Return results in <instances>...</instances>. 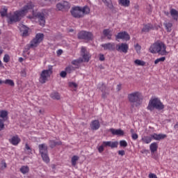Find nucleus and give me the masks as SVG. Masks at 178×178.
<instances>
[{
	"instance_id": "obj_1",
	"label": "nucleus",
	"mask_w": 178,
	"mask_h": 178,
	"mask_svg": "<svg viewBox=\"0 0 178 178\" xmlns=\"http://www.w3.org/2000/svg\"><path fill=\"white\" fill-rule=\"evenodd\" d=\"M33 8L34 3L30 1L25 5L21 10L15 11L13 15H7L9 24L19 22L24 16H26V15H27L30 10H32Z\"/></svg>"
},
{
	"instance_id": "obj_2",
	"label": "nucleus",
	"mask_w": 178,
	"mask_h": 178,
	"mask_svg": "<svg viewBox=\"0 0 178 178\" xmlns=\"http://www.w3.org/2000/svg\"><path fill=\"white\" fill-rule=\"evenodd\" d=\"M70 13L75 19H81V17H84L86 15L90 13V8H88V6H84L83 8L74 6L71 8Z\"/></svg>"
},
{
	"instance_id": "obj_3",
	"label": "nucleus",
	"mask_w": 178,
	"mask_h": 178,
	"mask_svg": "<svg viewBox=\"0 0 178 178\" xmlns=\"http://www.w3.org/2000/svg\"><path fill=\"white\" fill-rule=\"evenodd\" d=\"M149 51L152 54H159V55H168L166 51V45L162 42H156L154 43L149 48Z\"/></svg>"
},
{
	"instance_id": "obj_4",
	"label": "nucleus",
	"mask_w": 178,
	"mask_h": 178,
	"mask_svg": "<svg viewBox=\"0 0 178 178\" xmlns=\"http://www.w3.org/2000/svg\"><path fill=\"white\" fill-rule=\"evenodd\" d=\"M128 99L136 106H140L143 104V95L140 92H134L128 95Z\"/></svg>"
},
{
	"instance_id": "obj_5",
	"label": "nucleus",
	"mask_w": 178,
	"mask_h": 178,
	"mask_svg": "<svg viewBox=\"0 0 178 178\" xmlns=\"http://www.w3.org/2000/svg\"><path fill=\"white\" fill-rule=\"evenodd\" d=\"M164 108H165V106L163 105V104L161 102V100L157 97L151 99L147 106V109L149 111H154V109H158V111H162V109H164Z\"/></svg>"
},
{
	"instance_id": "obj_6",
	"label": "nucleus",
	"mask_w": 178,
	"mask_h": 178,
	"mask_svg": "<svg viewBox=\"0 0 178 178\" xmlns=\"http://www.w3.org/2000/svg\"><path fill=\"white\" fill-rule=\"evenodd\" d=\"M51 74H52V65L49 66L48 70H44L40 73V76L39 78V81L41 84H45L49 77H51Z\"/></svg>"
},
{
	"instance_id": "obj_7",
	"label": "nucleus",
	"mask_w": 178,
	"mask_h": 178,
	"mask_svg": "<svg viewBox=\"0 0 178 178\" xmlns=\"http://www.w3.org/2000/svg\"><path fill=\"white\" fill-rule=\"evenodd\" d=\"M29 19L33 20V19H38L40 26L44 27L45 26V14L44 13H33V16H29Z\"/></svg>"
},
{
	"instance_id": "obj_8",
	"label": "nucleus",
	"mask_w": 178,
	"mask_h": 178,
	"mask_svg": "<svg viewBox=\"0 0 178 178\" xmlns=\"http://www.w3.org/2000/svg\"><path fill=\"white\" fill-rule=\"evenodd\" d=\"M42 40H44V34H36L35 38H33V40L31 41L30 48H35L36 47H38Z\"/></svg>"
},
{
	"instance_id": "obj_9",
	"label": "nucleus",
	"mask_w": 178,
	"mask_h": 178,
	"mask_svg": "<svg viewBox=\"0 0 178 178\" xmlns=\"http://www.w3.org/2000/svg\"><path fill=\"white\" fill-rule=\"evenodd\" d=\"M57 10L67 12L70 9V3L66 1H61L56 4Z\"/></svg>"
},
{
	"instance_id": "obj_10",
	"label": "nucleus",
	"mask_w": 178,
	"mask_h": 178,
	"mask_svg": "<svg viewBox=\"0 0 178 178\" xmlns=\"http://www.w3.org/2000/svg\"><path fill=\"white\" fill-rule=\"evenodd\" d=\"M92 33L90 32H87L85 31H82L78 33V38L79 40H86V41H90V40H92Z\"/></svg>"
},
{
	"instance_id": "obj_11",
	"label": "nucleus",
	"mask_w": 178,
	"mask_h": 178,
	"mask_svg": "<svg viewBox=\"0 0 178 178\" xmlns=\"http://www.w3.org/2000/svg\"><path fill=\"white\" fill-rule=\"evenodd\" d=\"M115 49L118 52H122L123 54H127L129 51V45L127 43H119L116 44Z\"/></svg>"
},
{
	"instance_id": "obj_12",
	"label": "nucleus",
	"mask_w": 178,
	"mask_h": 178,
	"mask_svg": "<svg viewBox=\"0 0 178 178\" xmlns=\"http://www.w3.org/2000/svg\"><path fill=\"white\" fill-rule=\"evenodd\" d=\"M81 52L82 54L83 62H90V59H91V55L90 52L87 51V49L84 47H82Z\"/></svg>"
},
{
	"instance_id": "obj_13",
	"label": "nucleus",
	"mask_w": 178,
	"mask_h": 178,
	"mask_svg": "<svg viewBox=\"0 0 178 178\" xmlns=\"http://www.w3.org/2000/svg\"><path fill=\"white\" fill-rule=\"evenodd\" d=\"M115 38L117 40H122L123 41H129L130 35L126 31L120 32L116 35Z\"/></svg>"
},
{
	"instance_id": "obj_14",
	"label": "nucleus",
	"mask_w": 178,
	"mask_h": 178,
	"mask_svg": "<svg viewBox=\"0 0 178 178\" xmlns=\"http://www.w3.org/2000/svg\"><path fill=\"white\" fill-rule=\"evenodd\" d=\"M168 136L166 134H152V140H155L156 141H161V140H164V138H166Z\"/></svg>"
},
{
	"instance_id": "obj_15",
	"label": "nucleus",
	"mask_w": 178,
	"mask_h": 178,
	"mask_svg": "<svg viewBox=\"0 0 178 178\" xmlns=\"http://www.w3.org/2000/svg\"><path fill=\"white\" fill-rule=\"evenodd\" d=\"M103 145H104V147H111V148H118V145H119V142L104 141Z\"/></svg>"
},
{
	"instance_id": "obj_16",
	"label": "nucleus",
	"mask_w": 178,
	"mask_h": 178,
	"mask_svg": "<svg viewBox=\"0 0 178 178\" xmlns=\"http://www.w3.org/2000/svg\"><path fill=\"white\" fill-rule=\"evenodd\" d=\"M104 51H113L115 50V43H105L102 44Z\"/></svg>"
},
{
	"instance_id": "obj_17",
	"label": "nucleus",
	"mask_w": 178,
	"mask_h": 178,
	"mask_svg": "<svg viewBox=\"0 0 178 178\" xmlns=\"http://www.w3.org/2000/svg\"><path fill=\"white\" fill-rule=\"evenodd\" d=\"M111 133L113 134V136H124V131L122 129H115L113 128L110 129Z\"/></svg>"
},
{
	"instance_id": "obj_18",
	"label": "nucleus",
	"mask_w": 178,
	"mask_h": 178,
	"mask_svg": "<svg viewBox=\"0 0 178 178\" xmlns=\"http://www.w3.org/2000/svg\"><path fill=\"white\" fill-rule=\"evenodd\" d=\"M19 30L22 33V37H27L29 35V27L24 24L19 26Z\"/></svg>"
},
{
	"instance_id": "obj_19",
	"label": "nucleus",
	"mask_w": 178,
	"mask_h": 178,
	"mask_svg": "<svg viewBox=\"0 0 178 178\" xmlns=\"http://www.w3.org/2000/svg\"><path fill=\"white\" fill-rule=\"evenodd\" d=\"M101 124H99V121L97 120L92 121L90 124V128L92 129V130H98Z\"/></svg>"
},
{
	"instance_id": "obj_20",
	"label": "nucleus",
	"mask_w": 178,
	"mask_h": 178,
	"mask_svg": "<svg viewBox=\"0 0 178 178\" xmlns=\"http://www.w3.org/2000/svg\"><path fill=\"white\" fill-rule=\"evenodd\" d=\"M39 151L41 155L48 154V147L45 144L39 145Z\"/></svg>"
},
{
	"instance_id": "obj_21",
	"label": "nucleus",
	"mask_w": 178,
	"mask_h": 178,
	"mask_svg": "<svg viewBox=\"0 0 178 178\" xmlns=\"http://www.w3.org/2000/svg\"><path fill=\"white\" fill-rule=\"evenodd\" d=\"M10 142L13 145H17L20 143V138L17 135L13 136L10 140Z\"/></svg>"
},
{
	"instance_id": "obj_22",
	"label": "nucleus",
	"mask_w": 178,
	"mask_h": 178,
	"mask_svg": "<svg viewBox=\"0 0 178 178\" xmlns=\"http://www.w3.org/2000/svg\"><path fill=\"white\" fill-rule=\"evenodd\" d=\"M170 15L172 17V18L173 19V20H175L176 22H177L178 20V11L176 10L174 8H172L170 11Z\"/></svg>"
},
{
	"instance_id": "obj_23",
	"label": "nucleus",
	"mask_w": 178,
	"mask_h": 178,
	"mask_svg": "<svg viewBox=\"0 0 178 178\" xmlns=\"http://www.w3.org/2000/svg\"><path fill=\"white\" fill-rule=\"evenodd\" d=\"M118 3L120 6L129 8V6H130V0H118Z\"/></svg>"
},
{
	"instance_id": "obj_24",
	"label": "nucleus",
	"mask_w": 178,
	"mask_h": 178,
	"mask_svg": "<svg viewBox=\"0 0 178 178\" xmlns=\"http://www.w3.org/2000/svg\"><path fill=\"white\" fill-rule=\"evenodd\" d=\"M152 29H154L152 24H145L143 26V28L142 29V33H148V31H150V30H152Z\"/></svg>"
},
{
	"instance_id": "obj_25",
	"label": "nucleus",
	"mask_w": 178,
	"mask_h": 178,
	"mask_svg": "<svg viewBox=\"0 0 178 178\" xmlns=\"http://www.w3.org/2000/svg\"><path fill=\"white\" fill-rule=\"evenodd\" d=\"M141 140L145 144H149V143L152 141V135H150L149 136H143L142 137Z\"/></svg>"
},
{
	"instance_id": "obj_26",
	"label": "nucleus",
	"mask_w": 178,
	"mask_h": 178,
	"mask_svg": "<svg viewBox=\"0 0 178 178\" xmlns=\"http://www.w3.org/2000/svg\"><path fill=\"white\" fill-rule=\"evenodd\" d=\"M149 149L152 154H154V152H156V151H158V143L155 142L151 143L149 145Z\"/></svg>"
},
{
	"instance_id": "obj_27",
	"label": "nucleus",
	"mask_w": 178,
	"mask_h": 178,
	"mask_svg": "<svg viewBox=\"0 0 178 178\" xmlns=\"http://www.w3.org/2000/svg\"><path fill=\"white\" fill-rule=\"evenodd\" d=\"M103 34L104 37H106L108 40H111L112 38V31L110 29H104L103 31Z\"/></svg>"
},
{
	"instance_id": "obj_28",
	"label": "nucleus",
	"mask_w": 178,
	"mask_h": 178,
	"mask_svg": "<svg viewBox=\"0 0 178 178\" xmlns=\"http://www.w3.org/2000/svg\"><path fill=\"white\" fill-rule=\"evenodd\" d=\"M19 170L22 175H26L30 171V168L27 165H23L20 168Z\"/></svg>"
},
{
	"instance_id": "obj_29",
	"label": "nucleus",
	"mask_w": 178,
	"mask_h": 178,
	"mask_svg": "<svg viewBox=\"0 0 178 178\" xmlns=\"http://www.w3.org/2000/svg\"><path fill=\"white\" fill-rule=\"evenodd\" d=\"M164 26L168 33L172 31V27H173V24H172V22H165L164 23Z\"/></svg>"
},
{
	"instance_id": "obj_30",
	"label": "nucleus",
	"mask_w": 178,
	"mask_h": 178,
	"mask_svg": "<svg viewBox=\"0 0 178 178\" xmlns=\"http://www.w3.org/2000/svg\"><path fill=\"white\" fill-rule=\"evenodd\" d=\"M102 1L108 8H109V9L113 8V4H112V0H102Z\"/></svg>"
},
{
	"instance_id": "obj_31",
	"label": "nucleus",
	"mask_w": 178,
	"mask_h": 178,
	"mask_svg": "<svg viewBox=\"0 0 178 178\" xmlns=\"http://www.w3.org/2000/svg\"><path fill=\"white\" fill-rule=\"evenodd\" d=\"M0 118L3 119V120H7L8 119V111H0Z\"/></svg>"
},
{
	"instance_id": "obj_32",
	"label": "nucleus",
	"mask_w": 178,
	"mask_h": 178,
	"mask_svg": "<svg viewBox=\"0 0 178 178\" xmlns=\"http://www.w3.org/2000/svg\"><path fill=\"white\" fill-rule=\"evenodd\" d=\"M50 97L52 98V99H60V95L56 92H52Z\"/></svg>"
},
{
	"instance_id": "obj_33",
	"label": "nucleus",
	"mask_w": 178,
	"mask_h": 178,
	"mask_svg": "<svg viewBox=\"0 0 178 178\" xmlns=\"http://www.w3.org/2000/svg\"><path fill=\"white\" fill-rule=\"evenodd\" d=\"M79 156H72V158L71 159L72 166H76V165L77 163V161H79Z\"/></svg>"
},
{
	"instance_id": "obj_34",
	"label": "nucleus",
	"mask_w": 178,
	"mask_h": 178,
	"mask_svg": "<svg viewBox=\"0 0 178 178\" xmlns=\"http://www.w3.org/2000/svg\"><path fill=\"white\" fill-rule=\"evenodd\" d=\"M62 144V142H56L55 140H50L49 145L51 148H54V147H56V145H60Z\"/></svg>"
},
{
	"instance_id": "obj_35",
	"label": "nucleus",
	"mask_w": 178,
	"mask_h": 178,
	"mask_svg": "<svg viewBox=\"0 0 178 178\" xmlns=\"http://www.w3.org/2000/svg\"><path fill=\"white\" fill-rule=\"evenodd\" d=\"M41 156L44 162H46V163H48L49 162V157L48 156V153H44L43 154H41Z\"/></svg>"
},
{
	"instance_id": "obj_36",
	"label": "nucleus",
	"mask_w": 178,
	"mask_h": 178,
	"mask_svg": "<svg viewBox=\"0 0 178 178\" xmlns=\"http://www.w3.org/2000/svg\"><path fill=\"white\" fill-rule=\"evenodd\" d=\"M135 65H137V66H145V63L144 60H136L134 61Z\"/></svg>"
},
{
	"instance_id": "obj_37",
	"label": "nucleus",
	"mask_w": 178,
	"mask_h": 178,
	"mask_svg": "<svg viewBox=\"0 0 178 178\" xmlns=\"http://www.w3.org/2000/svg\"><path fill=\"white\" fill-rule=\"evenodd\" d=\"M0 13L2 17H5V16H8V8L4 7L0 10Z\"/></svg>"
},
{
	"instance_id": "obj_38",
	"label": "nucleus",
	"mask_w": 178,
	"mask_h": 178,
	"mask_svg": "<svg viewBox=\"0 0 178 178\" xmlns=\"http://www.w3.org/2000/svg\"><path fill=\"white\" fill-rule=\"evenodd\" d=\"M2 82L4 84H8V86H11L12 87L15 86V82H13V80L11 79H6V81H2Z\"/></svg>"
},
{
	"instance_id": "obj_39",
	"label": "nucleus",
	"mask_w": 178,
	"mask_h": 178,
	"mask_svg": "<svg viewBox=\"0 0 178 178\" xmlns=\"http://www.w3.org/2000/svg\"><path fill=\"white\" fill-rule=\"evenodd\" d=\"M65 72L68 74L73 73L74 72V67L70 65L65 68Z\"/></svg>"
},
{
	"instance_id": "obj_40",
	"label": "nucleus",
	"mask_w": 178,
	"mask_h": 178,
	"mask_svg": "<svg viewBox=\"0 0 178 178\" xmlns=\"http://www.w3.org/2000/svg\"><path fill=\"white\" fill-rule=\"evenodd\" d=\"M69 87H70V88H72L74 90V91H76V88H77L78 85L77 83H74V82H70L68 83Z\"/></svg>"
},
{
	"instance_id": "obj_41",
	"label": "nucleus",
	"mask_w": 178,
	"mask_h": 178,
	"mask_svg": "<svg viewBox=\"0 0 178 178\" xmlns=\"http://www.w3.org/2000/svg\"><path fill=\"white\" fill-rule=\"evenodd\" d=\"M8 165L6 164V162H5L4 160L1 161L0 170H4V169H6Z\"/></svg>"
},
{
	"instance_id": "obj_42",
	"label": "nucleus",
	"mask_w": 178,
	"mask_h": 178,
	"mask_svg": "<svg viewBox=\"0 0 178 178\" xmlns=\"http://www.w3.org/2000/svg\"><path fill=\"white\" fill-rule=\"evenodd\" d=\"M165 59H166V58H165V57H161L159 58H157L154 61V65H158V63H159V62H165Z\"/></svg>"
},
{
	"instance_id": "obj_43",
	"label": "nucleus",
	"mask_w": 178,
	"mask_h": 178,
	"mask_svg": "<svg viewBox=\"0 0 178 178\" xmlns=\"http://www.w3.org/2000/svg\"><path fill=\"white\" fill-rule=\"evenodd\" d=\"M81 62H83V59L81 58H79L77 60H72V65H79V63H81Z\"/></svg>"
},
{
	"instance_id": "obj_44",
	"label": "nucleus",
	"mask_w": 178,
	"mask_h": 178,
	"mask_svg": "<svg viewBox=\"0 0 178 178\" xmlns=\"http://www.w3.org/2000/svg\"><path fill=\"white\" fill-rule=\"evenodd\" d=\"M105 145H104V143H102V145L99 146L97 147V149H98V152L100 153V154H102V152H104V148Z\"/></svg>"
},
{
	"instance_id": "obj_45",
	"label": "nucleus",
	"mask_w": 178,
	"mask_h": 178,
	"mask_svg": "<svg viewBox=\"0 0 178 178\" xmlns=\"http://www.w3.org/2000/svg\"><path fill=\"white\" fill-rule=\"evenodd\" d=\"M120 147H127V142L124 140H120Z\"/></svg>"
},
{
	"instance_id": "obj_46",
	"label": "nucleus",
	"mask_w": 178,
	"mask_h": 178,
	"mask_svg": "<svg viewBox=\"0 0 178 178\" xmlns=\"http://www.w3.org/2000/svg\"><path fill=\"white\" fill-rule=\"evenodd\" d=\"M135 49L137 52V54H140V51H141V46H140V44H136L135 46Z\"/></svg>"
},
{
	"instance_id": "obj_47",
	"label": "nucleus",
	"mask_w": 178,
	"mask_h": 178,
	"mask_svg": "<svg viewBox=\"0 0 178 178\" xmlns=\"http://www.w3.org/2000/svg\"><path fill=\"white\" fill-rule=\"evenodd\" d=\"M9 60H10V57L9 56V55L6 54L3 57V62H5V63H8Z\"/></svg>"
},
{
	"instance_id": "obj_48",
	"label": "nucleus",
	"mask_w": 178,
	"mask_h": 178,
	"mask_svg": "<svg viewBox=\"0 0 178 178\" xmlns=\"http://www.w3.org/2000/svg\"><path fill=\"white\" fill-rule=\"evenodd\" d=\"M3 122H5L3 120L0 119V131L5 129V124H3Z\"/></svg>"
},
{
	"instance_id": "obj_49",
	"label": "nucleus",
	"mask_w": 178,
	"mask_h": 178,
	"mask_svg": "<svg viewBox=\"0 0 178 178\" xmlns=\"http://www.w3.org/2000/svg\"><path fill=\"white\" fill-rule=\"evenodd\" d=\"M25 149H26V151H28L29 154L31 153V148L27 143L25 145Z\"/></svg>"
},
{
	"instance_id": "obj_50",
	"label": "nucleus",
	"mask_w": 178,
	"mask_h": 178,
	"mask_svg": "<svg viewBox=\"0 0 178 178\" xmlns=\"http://www.w3.org/2000/svg\"><path fill=\"white\" fill-rule=\"evenodd\" d=\"M99 60L101 62H104V60H105V56H104V54H99Z\"/></svg>"
},
{
	"instance_id": "obj_51",
	"label": "nucleus",
	"mask_w": 178,
	"mask_h": 178,
	"mask_svg": "<svg viewBox=\"0 0 178 178\" xmlns=\"http://www.w3.org/2000/svg\"><path fill=\"white\" fill-rule=\"evenodd\" d=\"M66 74H67V72L66 71H62L60 74V77L65 78L66 77Z\"/></svg>"
},
{
	"instance_id": "obj_52",
	"label": "nucleus",
	"mask_w": 178,
	"mask_h": 178,
	"mask_svg": "<svg viewBox=\"0 0 178 178\" xmlns=\"http://www.w3.org/2000/svg\"><path fill=\"white\" fill-rule=\"evenodd\" d=\"M131 137L134 140H137V138H138V135L137 134H133Z\"/></svg>"
},
{
	"instance_id": "obj_53",
	"label": "nucleus",
	"mask_w": 178,
	"mask_h": 178,
	"mask_svg": "<svg viewBox=\"0 0 178 178\" xmlns=\"http://www.w3.org/2000/svg\"><path fill=\"white\" fill-rule=\"evenodd\" d=\"M149 178H158V177H156V175L154 173H150L149 174Z\"/></svg>"
},
{
	"instance_id": "obj_54",
	"label": "nucleus",
	"mask_w": 178,
	"mask_h": 178,
	"mask_svg": "<svg viewBox=\"0 0 178 178\" xmlns=\"http://www.w3.org/2000/svg\"><path fill=\"white\" fill-rule=\"evenodd\" d=\"M125 154L124 150H119L118 151V155H121V156H123Z\"/></svg>"
},
{
	"instance_id": "obj_55",
	"label": "nucleus",
	"mask_w": 178,
	"mask_h": 178,
	"mask_svg": "<svg viewBox=\"0 0 178 178\" xmlns=\"http://www.w3.org/2000/svg\"><path fill=\"white\" fill-rule=\"evenodd\" d=\"M117 90H118V91H120V90H122V85L121 84H118L117 86Z\"/></svg>"
},
{
	"instance_id": "obj_56",
	"label": "nucleus",
	"mask_w": 178,
	"mask_h": 178,
	"mask_svg": "<svg viewBox=\"0 0 178 178\" xmlns=\"http://www.w3.org/2000/svg\"><path fill=\"white\" fill-rule=\"evenodd\" d=\"M63 51L62 49H59L57 51V55H62Z\"/></svg>"
},
{
	"instance_id": "obj_57",
	"label": "nucleus",
	"mask_w": 178,
	"mask_h": 178,
	"mask_svg": "<svg viewBox=\"0 0 178 178\" xmlns=\"http://www.w3.org/2000/svg\"><path fill=\"white\" fill-rule=\"evenodd\" d=\"M174 129H178V122L176 123V124L174 126Z\"/></svg>"
},
{
	"instance_id": "obj_58",
	"label": "nucleus",
	"mask_w": 178,
	"mask_h": 178,
	"mask_svg": "<svg viewBox=\"0 0 178 178\" xmlns=\"http://www.w3.org/2000/svg\"><path fill=\"white\" fill-rule=\"evenodd\" d=\"M130 132H131V135H133V134H135V133H134V129H131L130 130Z\"/></svg>"
},
{
	"instance_id": "obj_59",
	"label": "nucleus",
	"mask_w": 178,
	"mask_h": 178,
	"mask_svg": "<svg viewBox=\"0 0 178 178\" xmlns=\"http://www.w3.org/2000/svg\"><path fill=\"white\" fill-rule=\"evenodd\" d=\"M23 60H24L23 58L20 57L19 58V62H23Z\"/></svg>"
},
{
	"instance_id": "obj_60",
	"label": "nucleus",
	"mask_w": 178,
	"mask_h": 178,
	"mask_svg": "<svg viewBox=\"0 0 178 178\" xmlns=\"http://www.w3.org/2000/svg\"><path fill=\"white\" fill-rule=\"evenodd\" d=\"M2 66H3V65L2 64V61L0 60V67H2Z\"/></svg>"
},
{
	"instance_id": "obj_61",
	"label": "nucleus",
	"mask_w": 178,
	"mask_h": 178,
	"mask_svg": "<svg viewBox=\"0 0 178 178\" xmlns=\"http://www.w3.org/2000/svg\"><path fill=\"white\" fill-rule=\"evenodd\" d=\"M3 82L2 81V80H0V84H3Z\"/></svg>"
},
{
	"instance_id": "obj_62",
	"label": "nucleus",
	"mask_w": 178,
	"mask_h": 178,
	"mask_svg": "<svg viewBox=\"0 0 178 178\" xmlns=\"http://www.w3.org/2000/svg\"><path fill=\"white\" fill-rule=\"evenodd\" d=\"M46 2H49L51 0H44Z\"/></svg>"
},
{
	"instance_id": "obj_63",
	"label": "nucleus",
	"mask_w": 178,
	"mask_h": 178,
	"mask_svg": "<svg viewBox=\"0 0 178 178\" xmlns=\"http://www.w3.org/2000/svg\"><path fill=\"white\" fill-rule=\"evenodd\" d=\"M2 55V51H0V56Z\"/></svg>"
},
{
	"instance_id": "obj_64",
	"label": "nucleus",
	"mask_w": 178,
	"mask_h": 178,
	"mask_svg": "<svg viewBox=\"0 0 178 178\" xmlns=\"http://www.w3.org/2000/svg\"><path fill=\"white\" fill-rule=\"evenodd\" d=\"M145 151H147V150H144V152H145Z\"/></svg>"
}]
</instances>
